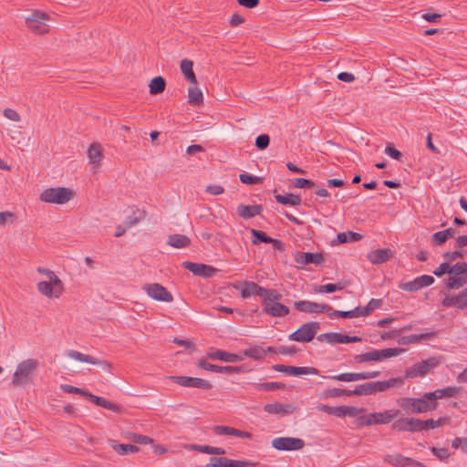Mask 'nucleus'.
<instances>
[{"label":"nucleus","mask_w":467,"mask_h":467,"mask_svg":"<svg viewBox=\"0 0 467 467\" xmlns=\"http://www.w3.org/2000/svg\"><path fill=\"white\" fill-rule=\"evenodd\" d=\"M466 254L464 250H456L453 252H446L443 254V257L450 263L456 260L457 258H463Z\"/></svg>","instance_id":"62"},{"label":"nucleus","mask_w":467,"mask_h":467,"mask_svg":"<svg viewBox=\"0 0 467 467\" xmlns=\"http://www.w3.org/2000/svg\"><path fill=\"white\" fill-rule=\"evenodd\" d=\"M275 198L278 203L285 205L298 206L302 202L299 195L293 193H286L285 195L275 194Z\"/></svg>","instance_id":"33"},{"label":"nucleus","mask_w":467,"mask_h":467,"mask_svg":"<svg viewBox=\"0 0 467 467\" xmlns=\"http://www.w3.org/2000/svg\"><path fill=\"white\" fill-rule=\"evenodd\" d=\"M327 378L330 379H333V380L346 381V382L358 380V372H346V373H341L338 375L328 376Z\"/></svg>","instance_id":"49"},{"label":"nucleus","mask_w":467,"mask_h":467,"mask_svg":"<svg viewBox=\"0 0 467 467\" xmlns=\"http://www.w3.org/2000/svg\"><path fill=\"white\" fill-rule=\"evenodd\" d=\"M182 266L195 275L202 277H211L217 272V269L211 265L189 261L183 262Z\"/></svg>","instance_id":"14"},{"label":"nucleus","mask_w":467,"mask_h":467,"mask_svg":"<svg viewBox=\"0 0 467 467\" xmlns=\"http://www.w3.org/2000/svg\"><path fill=\"white\" fill-rule=\"evenodd\" d=\"M253 386L256 390L273 391L275 389H283L285 385L281 382H265V383H254Z\"/></svg>","instance_id":"41"},{"label":"nucleus","mask_w":467,"mask_h":467,"mask_svg":"<svg viewBox=\"0 0 467 467\" xmlns=\"http://www.w3.org/2000/svg\"><path fill=\"white\" fill-rule=\"evenodd\" d=\"M193 449L197 451L207 454H224L225 451L223 448L213 447L209 445H193Z\"/></svg>","instance_id":"48"},{"label":"nucleus","mask_w":467,"mask_h":467,"mask_svg":"<svg viewBox=\"0 0 467 467\" xmlns=\"http://www.w3.org/2000/svg\"><path fill=\"white\" fill-rule=\"evenodd\" d=\"M407 459L408 457L402 454L392 453L385 455L384 462L394 467H406Z\"/></svg>","instance_id":"34"},{"label":"nucleus","mask_w":467,"mask_h":467,"mask_svg":"<svg viewBox=\"0 0 467 467\" xmlns=\"http://www.w3.org/2000/svg\"><path fill=\"white\" fill-rule=\"evenodd\" d=\"M146 216V213L143 210H136L132 213L131 215L126 217L124 221V224L126 228H130L135 226L139 222L143 220Z\"/></svg>","instance_id":"38"},{"label":"nucleus","mask_w":467,"mask_h":467,"mask_svg":"<svg viewBox=\"0 0 467 467\" xmlns=\"http://www.w3.org/2000/svg\"><path fill=\"white\" fill-rule=\"evenodd\" d=\"M251 234L254 237L252 241L254 244H258L259 243L270 244L272 241V237L260 230L251 229Z\"/></svg>","instance_id":"46"},{"label":"nucleus","mask_w":467,"mask_h":467,"mask_svg":"<svg viewBox=\"0 0 467 467\" xmlns=\"http://www.w3.org/2000/svg\"><path fill=\"white\" fill-rule=\"evenodd\" d=\"M294 306L299 312L309 314H319L332 310V306L327 304H318L307 300L296 301Z\"/></svg>","instance_id":"9"},{"label":"nucleus","mask_w":467,"mask_h":467,"mask_svg":"<svg viewBox=\"0 0 467 467\" xmlns=\"http://www.w3.org/2000/svg\"><path fill=\"white\" fill-rule=\"evenodd\" d=\"M233 460L227 458H211L209 465L213 467H232Z\"/></svg>","instance_id":"57"},{"label":"nucleus","mask_w":467,"mask_h":467,"mask_svg":"<svg viewBox=\"0 0 467 467\" xmlns=\"http://www.w3.org/2000/svg\"><path fill=\"white\" fill-rule=\"evenodd\" d=\"M344 285L341 282L336 283V284H327L323 285H319L315 288V291L320 294L324 293H333L336 291H340L344 289Z\"/></svg>","instance_id":"47"},{"label":"nucleus","mask_w":467,"mask_h":467,"mask_svg":"<svg viewBox=\"0 0 467 467\" xmlns=\"http://www.w3.org/2000/svg\"><path fill=\"white\" fill-rule=\"evenodd\" d=\"M245 357L251 358L254 360H261L266 356V350L261 346H254L244 350Z\"/></svg>","instance_id":"36"},{"label":"nucleus","mask_w":467,"mask_h":467,"mask_svg":"<svg viewBox=\"0 0 467 467\" xmlns=\"http://www.w3.org/2000/svg\"><path fill=\"white\" fill-rule=\"evenodd\" d=\"M36 286L40 294L49 298L59 297L63 290V285L57 286L50 280L38 282Z\"/></svg>","instance_id":"19"},{"label":"nucleus","mask_w":467,"mask_h":467,"mask_svg":"<svg viewBox=\"0 0 467 467\" xmlns=\"http://www.w3.org/2000/svg\"><path fill=\"white\" fill-rule=\"evenodd\" d=\"M167 244L174 248H184L190 245L191 240L184 234H171L168 237Z\"/></svg>","instance_id":"31"},{"label":"nucleus","mask_w":467,"mask_h":467,"mask_svg":"<svg viewBox=\"0 0 467 467\" xmlns=\"http://www.w3.org/2000/svg\"><path fill=\"white\" fill-rule=\"evenodd\" d=\"M265 411L270 414H291L295 410L292 404H283L279 402L266 404L264 408Z\"/></svg>","instance_id":"23"},{"label":"nucleus","mask_w":467,"mask_h":467,"mask_svg":"<svg viewBox=\"0 0 467 467\" xmlns=\"http://www.w3.org/2000/svg\"><path fill=\"white\" fill-rule=\"evenodd\" d=\"M207 358L212 360H221V361L231 362V363L239 362L244 359L243 357H241L237 354L229 353V352L220 350V349H216L214 351L209 352L207 354Z\"/></svg>","instance_id":"22"},{"label":"nucleus","mask_w":467,"mask_h":467,"mask_svg":"<svg viewBox=\"0 0 467 467\" xmlns=\"http://www.w3.org/2000/svg\"><path fill=\"white\" fill-rule=\"evenodd\" d=\"M113 450L120 455H127L130 453H135L139 451V448L132 444H117L114 443L111 445Z\"/></svg>","instance_id":"44"},{"label":"nucleus","mask_w":467,"mask_h":467,"mask_svg":"<svg viewBox=\"0 0 467 467\" xmlns=\"http://www.w3.org/2000/svg\"><path fill=\"white\" fill-rule=\"evenodd\" d=\"M451 446L454 449L461 448V450L463 452L467 453V438H460V437L455 438L451 442Z\"/></svg>","instance_id":"63"},{"label":"nucleus","mask_w":467,"mask_h":467,"mask_svg":"<svg viewBox=\"0 0 467 467\" xmlns=\"http://www.w3.org/2000/svg\"><path fill=\"white\" fill-rule=\"evenodd\" d=\"M373 388L371 382L357 385L353 390H351V396H368L373 394Z\"/></svg>","instance_id":"45"},{"label":"nucleus","mask_w":467,"mask_h":467,"mask_svg":"<svg viewBox=\"0 0 467 467\" xmlns=\"http://www.w3.org/2000/svg\"><path fill=\"white\" fill-rule=\"evenodd\" d=\"M273 369L277 372H283L287 375L300 376V375H318L319 370L313 367H294L283 364H275Z\"/></svg>","instance_id":"10"},{"label":"nucleus","mask_w":467,"mask_h":467,"mask_svg":"<svg viewBox=\"0 0 467 467\" xmlns=\"http://www.w3.org/2000/svg\"><path fill=\"white\" fill-rule=\"evenodd\" d=\"M272 446L278 451H297L305 446V441L299 438L278 437L272 441Z\"/></svg>","instance_id":"7"},{"label":"nucleus","mask_w":467,"mask_h":467,"mask_svg":"<svg viewBox=\"0 0 467 467\" xmlns=\"http://www.w3.org/2000/svg\"><path fill=\"white\" fill-rule=\"evenodd\" d=\"M431 275H422L414 278L412 281L401 283L399 287L404 291L416 292L423 287L429 286L434 283Z\"/></svg>","instance_id":"13"},{"label":"nucleus","mask_w":467,"mask_h":467,"mask_svg":"<svg viewBox=\"0 0 467 467\" xmlns=\"http://www.w3.org/2000/svg\"><path fill=\"white\" fill-rule=\"evenodd\" d=\"M451 275L467 276V263L458 262L455 265H451Z\"/></svg>","instance_id":"54"},{"label":"nucleus","mask_w":467,"mask_h":467,"mask_svg":"<svg viewBox=\"0 0 467 467\" xmlns=\"http://www.w3.org/2000/svg\"><path fill=\"white\" fill-rule=\"evenodd\" d=\"M461 391L462 388L451 386L444 389H437L431 392H426L425 397L431 399V402L438 403V400L456 397Z\"/></svg>","instance_id":"16"},{"label":"nucleus","mask_w":467,"mask_h":467,"mask_svg":"<svg viewBox=\"0 0 467 467\" xmlns=\"http://www.w3.org/2000/svg\"><path fill=\"white\" fill-rule=\"evenodd\" d=\"M435 336L434 332L422 333L419 335H410L401 337L398 342L401 345L416 344L420 340L431 339Z\"/></svg>","instance_id":"30"},{"label":"nucleus","mask_w":467,"mask_h":467,"mask_svg":"<svg viewBox=\"0 0 467 467\" xmlns=\"http://www.w3.org/2000/svg\"><path fill=\"white\" fill-rule=\"evenodd\" d=\"M355 360L358 363L379 361V356L377 355L376 351L373 350L355 356Z\"/></svg>","instance_id":"52"},{"label":"nucleus","mask_w":467,"mask_h":467,"mask_svg":"<svg viewBox=\"0 0 467 467\" xmlns=\"http://www.w3.org/2000/svg\"><path fill=\"white\" fill-rule=\"evenodd\" d=\"M264 311L271 317H282L289 314V308L277 302L274 304H266L264 306Z\"/></svg>","instance_id":"27"},{"label":"nucleus","mask_w":467,"mask_h":467,"mask_svg":"<svg viewBox=\"0 0 467 467\" xmlns=\"http://www.w3.org/2000/svg\"><path fill=\"white\" fill-rule=\"evenodd\" d=\"M317 410L329 415L342 418V406L331 407L328 405L321 404L317 406Z\"/></svg>","instance_id":"50"},{"label":"nucleus","mask_w":467,"mask_h":467,"mask_svg":"<svg viewBox=\"0 0 467 467\" xmlns=\"http://www.w3.org/2000/svg\"><path fill=\"white\" fill-rule=\"evenodd\" d=\"M171 379L182 387L186 388H197L204 390H208L212 389L213 385L208 380L200 379V378H193V377H187V376H172L171 377Z\"/></svg>","instance_id":"8"},{"label":"nucleus","mask_w":467,"mask_h":467,"mask_svg":"<svg viewBox=\"0 0 467 467\" xmlns=\"http://www.w3.org/2000/svg\"><path fill=\"white\" fill-rule=\"evenodd\" d=\"M392 429L398 431L419 432V419L413 417L400 418L392 423Z\"/></svg>","instance_id":"17"},{"label":"nucleus","mask_w":467,"mask_h":467,"mask_svg":"<svg viewBox=\"0 0 467 467\" xmlns=\"http://www.w3.org/2000/svg\"><path fill=\"white\" fill-rule=\"evenodd\" d=\"M344 395L350 397L351 396V390L344 389L333 388V389H327L324 392L323 396H324V398L327 399V398L341 397V396H344Z\"/></svg>","instance_id":"51"},{"label":"nucleus","mask_w":467,"mask_h":467,"mask_svg":"<svg viewBox=\"0 0 467 467\" xmlns=\"http://www.w3.org/2000/svg\"><path fill=\"white\" fill-rule=\"evenodd\" d=\"M467 284V276L453 275L445 280V285L449 289H459Z\"/></svg>","instance_id":"35"},{"label":"nucleus","mask_w":467,"mask_h":467,"mask_svg":"<svg viewBox=\"0 0 467 467\" xmlns=\"http://www.w3.org/2000/svg\"><path fill=\"white\" fill-rule=\"evenodd\" d=\"M74 197V192L69 188H48L42 192L40 200L47 203L64 204Z\"/></svg>","instance_id":"3"},{"label":"nucleus","mask_w":467,"mask_h":467,"mask_svg":"<svg viewBox=\"0 0 467 467\" xmlns=\"http://www.w3.org/2000/svg\"><path fill=\"white\" fill-rule=\"evenodd\" d=\"M441 364V358L437 357L430 358L426 360L415 363L405 370V377L414 379L426 376L431 369H434Z\"/></svg>","instance_id":"4"},{"label":"nucleus","mask_w":467,"mask_h":467,"mask_svg":"<svg viewBox=\"0 0 467 467\" xmlns=\"http://www.w3.org/2000/svg\"><path fill=\"white\" fill-rule=\"evenodd\" d=\"M329 317H343V318H353L357 317V312L353 310L349 311H340V310H333L328 314Z\"/></svg>","instance_id":"60"},{"label":"nucleus","mask_w":467,"mask_h":467,"mask_svg":"<svg viewBox=\"0 0 467 467\" xmlns=\"http://www.w3.org/2000/svg\"><path fill=\"white\" fill-rule=\"evenodd\" d=\"M49 16L40 11H35L26 18V24L36 35H44L48 32V26L45 23Z\"/></svg>","instance_id":"6"},{"label":"nucleus","mask_w":467,"mask_h":467,"mask_svg":"<svg viewBox=\"0 0 467 467\" xmlns=\"http://www.w3.org/2000/svg\"><path fill=\"white\" fill-rule=\"evenodd\" d=\"M365 410L364 408H357L352 406H342V418L346 416L356 417Z\"/></svg>","instance_id":"55"},{"label":"nucleus","mask_w":467,"mask_h":467,"mask_svg":"<svg viewBox=\"0 0 467 467\" xmlns=\"http://www.w3.org/2000/svg\"><path fill=\"white\" fill-rule=\"evenodd\" d=\"M192 67H193V63L192 60L185 58L181 61V70H182V74L185 76V78L189 82H191L192 84H196L197 80H196L195 74L192 70Z\"/></svg>","instance_id":"32"},{"label":"nucleus","mask_w":467,"mask_h":467,"mask_svg":"<svg viewBox=\"0 0 467 467\" xmlns=\"http://www.w3.org/2000/svg\"><path fill=\"white\" fill-rule=\"evenodd\" d=\"M37 360L28 358L17 365V368L12 378V384L14 386H24L29 383L37 368Z\"/></svg>","instance_id":"2"},{"label":"nucleus","mask_w":467,"mask_h":467,"mask_svg":"<svg viewBox=\"0 0 467 467\" xmlns=\"http://www.w3.org/2000/svg\"><path fill=\"white\" fill-rule=\"evenodd\" d=\"M397 403L407 414L432 411L439 405V403L431 402V399H427L425 393L420 398H400L397 400Z\"/></svg>","instance_id":"1"},{"label":"nucleus","mask_w":467,"mask_h":467,"mask_svg":"<svg viewBox=\"0 0 467 467\" xmlns=\"http://www.w3.org/2000/svg\"><path fill=\"white\" fill-rule=\"evenodd\" d=\"M293 185L296 188L299 189H306V188H312L315 186V182L311 180L305 179V178H296L293 180Z\"/></svg>","instance_id":"59"},{"label":"nucleus","mask_w":467,"mask_h":467,"mask_svg":"<svg viewBox=\"0 0 467 467\" xmlns=\"http://www.w3.org/2000/svg\"><path fill=\"white\" fill-rule=\"evenodd\" d=\"M342 334L337 332L324 333L317 336V339L320 342H327L328 344H341Z\"/></svg>","instance_id":"40"},{"label":"nucleus","mask_w":467,"mask_h":467,"mask_svg":"<svg viewBox=\"0 0 467 467\" xmlns=\"http://www.w3.org/2000/svg\"><path fill=\"white\" fill-rule=\"evenodd\" d=\"M393 256V252L390 249H377L371 251L368 254V260L375 265L387 262Z\"/></svg>","instance_id":"24"},{"label":"nucleus","mask_w":467,"mask_h":467,"mask_svg":"<svg viewBox=\"0 0 467 467\" xmlns=\"http://www.w3.org/2000/svg\"><path fill=\"white\" fill-rule=\"evenodd\" d=\"M202 92L196 87H190L188 90V102L193 106H200L202 104Z\"/></svg>","instance_id":"37"},{"label":"nucleus","mask_w":467,"mask_h":467,"mask_svg":"<svg viewBox=\"0 0 467 467\" xmlns=\"http://www.w3.org/2000/svg\"><path fill=\"white\" fill-rule=\"evenodd\" d=\"M88 157L89 159V162L94 166V168L99 167L103 159L101 145L99 143H92L88 149Z\"/></svg>","instance_id":"26"},{"label":"nucleus","mask_w":467,"mask_h":467,"mask_svg":"<svg viewBox=\"0 0 467 467\" xmlns=\"http://www.w3.org/2000/svg\"><path fill=\"white\" fill-rule=\"evenodd\" d=\"M239 180L245 184H257L262 182V179L260 177L253 176L248 173L240 174Z\"/></svg>","instance_id":"61"},{"label":"nucleus","mask_w":467,"mask_h":467,"mask_svg":"<svg viewBox=\"0 0 467 467\" xmlns=\"http://www.w3.org/2000/svg\"><path fill=\"white\" fill-rule=\"evenodd\" d=\"M262 210L263 208L261 205L240 204L237 208V213L242 218L250 219L255 215H259L262 213Z\"/></svg>","instance_id":"29"},{"label":"nucleus","mask_w":467,"mask_h":467,"mask_svg":"<svg viewBox=\"0 0 467 467\" xmlns=\"http://www.w3.org/2000/svg\"><path fill=\"white\" fill-rule=\"evenodd\" d=\"M398 383L402 384L403 380L400 378H391L384 381L371 382L373 394L386 391L387 389L395 387Z\"/></svg>","instance_id":"28"},{"label":"nucleus","mask_w":467,"mask_h":467,"mask_svg":"<svg viewBox=\"0 0 467 467\" xmlns=\"http://www.w3.org/2000/svg\"><path fill=\"white\" fill-rule=\"evenodd\" d=\"M457 299L459 309H464L467 307V287L457 295Z\"/></svg>","instance_id":"64"},{"label":"nucleus","mask_w":467,"mask_h":467,"mask_svg":"<svg viewBox=\"0 0 467 467\" xmlns=\"http://www.w3.org/2000/svg\"><path fill=\"white\" fill-rule=\"evenodd\" d=\"M37 272L42 275H45L48 278V280L55 284V285L62 286V281L58 278L57 275H56V274L53 271L47 268L38 267Z\"/></svg>","instance_id":"53"},{"label":"nucleus","mask_w":467,"mask_h":467,"mask_svg":"<svg viewBox=\"0 0 467 467\" xmlns=\"http://www.w3.org/2000/svg\"><path fill=\"white\" fill-rule=\"evenodd\" d=\"M128 438L132 442L139 444H149L152 442V440L150 437L141 434H137L134 432L129 433Z\"/></svg>","instance_id":"56"},{"label":"nucleus","mask_w":467,"mask_h":467,"mask_svg":"<svg viewBox=\"0 0 467 467\" xmlns=\"http://www.w3.org/2000/svg\"><path fill=\"white\" fill-rule=\"evenodd\" d=\"M281 298H282V295L275 289H266L265 288V293L264 294V297H263V305L265 306H266V304L277 303L278 300H280Z\"/></svg>","instance_id":"43"},{"label":"nucleus","mask_w":467,"mask_h":467,"mask_svg":"<svg viewBox=\"0 0 467 467\" xmlns=\"http://www.w3.org/2000/svg\"><path fill=\"white\" fill-rule=\"evenodd\" d=\"M198 367L202 369L209 370L212 372H216V373L233 374V373H240L243 371L241 367L213 365V364L208 363L207 361H205L203 359H202L198 362Z\"/></svg>","instance_id":"18"},{"label":"nucleus","mask_w":467,"mask_h":467,"mask_svg":"<svg viewBox=\"0 0 467 467\" xmlns=\"http://www.w3.org/2000/svg\"><path fill=\"white\" fill-rule=\"evenodd\" d=\"M400 414V410H388L384 412L370 413L374 424H388Z\"/></svg>","instance_id":"20"},{"label":"nucleus","mask_w":467,"mask_h":467,"mask_svg":"<svg viewBox=\"0 0 467 467\" xmlns=\"http://www.w3.org/2000/svg\"><path fill=\"white\" fill-rule=\"evenodd\" d=\"M213 430V432L217 435H232L239 438H251L252 436L249 432L242 431L232 427L223 425L214 426Z\"/></svg>","instance_id":"25"},{"label":"nucleus","mask_w":467,"mask_h":467,"mask_svg":"<svg viewBox=\"0 0 467 467\" xmlns=\"http://www.w3.org/2000/svg\"><path fill=\"white\" fill-rule=\"evenodd\" d=\"M320 328L318 322H307L288 336L289 340L307 343L312 341Z\"/></svg>","instance_id":"5"},{"label":"nucleus","mask_w":467,"mask_h":467,"mask_svg":"<svg viewBox=\"0 0 467 467\" xmlns=\"http://www.w3.org/2000/svg\"><path fill=\"white\" fill-rule=\"evenodd\" d=\"M166 82L162 77H155L151 79L149 87L151 95H157L165 89Z\"/></svg>","instance_id":"39"},{"label":"nucleus","mask_w":467,"mask_h":467,"mask_svg":"<svg viewBox=\"0 0 467 467\" xmlns=\"http://www.w3.org/2000/svg\"><path fill=\"white\" fill-rule=\"evenodd\" d=\"M377 355L379 356V361L387 359L389 358L396 357L402 353L404 349L402 348H385V349H377L375 350Z\"/></svg>","instance_id":"42"},{"label":"nucleus","mask_w":467,"mask_h":467,"mask_svg":"<svg viewBox=\"0 0 467 467\" xmlns=\"http://www.w3.org/2000/svg\"><path fill=\"white\" fill-rule=\"evenodd\" d=\"M270 143V137L267 134H261L255 139L254 146L260 150H265Z\"/></svg>","instance_id":"58"},{"label":"nucleus","mask_w":467,"mask_h":467,"mask_svg":"<svg viewBox=\"0 0 467 467\" xmlns=\"http://www.w3.org/2000/svg\"><path fill=\"white\" fill-rule=\"evenodd\" d=\"M144 290L147 295L154 300L161 302H171L173 300L172 295L160 284L154 283L146 285Z\"/></svg>","instance_id":"11"},{"label":"nucleus","mask_w":467,"mask_h":467,"mask_svg":"<svg viewBox=\"0 0 467 467\" xmlns=\"http://www.w3.org/2000/svg\"><path fill=\"white\" fill-rule=\"evenodd\" d=\"M295 262L300 265L309 264L320 265L325 258L321 253L296 252L294 255Z\"/></svg>","instance_id":"15"},{"label":"nucleus","mask_w":467,"mask_h":467,"mask_svg":"<svg viewBox=\"0 0 467 467\" xmlns=\"http://www.w3.org/2000/svg\"><path fill=\"white\" fill-rule=\"evenodd\" d=\"M67 356H68V358L75 359L77 361H79V362H85V363H89V364H93V365H102L105 368H109V366H110L108 361H100L92 356L83 354L81 352H78V351L73 350V349L69 350L67 352Z\"/></svg>","instance_id":"21"},{"label":"nucleus","mask_w":467,"mask_h":467,"mask_svg":"<svg viewBox=\"0 0 467 467\" xmlns=\"http://www.w3.org/2000/svg\"><path fill=\"white\" fill-rule=\"evenodd\" d=\"M233 286L234 288L239 289L241 291V296L244 299L252 296H257L263 298L264 294L265 293V288L260 286L253 281H244L242 285L234 284Z\"/></svg>","instance_id":"12"}]
</instances>
